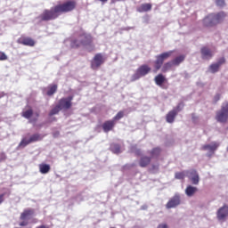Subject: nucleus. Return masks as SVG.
Wrapping results in <instances>:
<instances>
[{"mask_svg":"<svg viewBox=\"0 0 228 228\" xmlns=\"http://www.w3.org/2000/svg\"><path fill=\"white\" fill-rule=\"evenodd\" d=\"M76 6H77L76 1H67L55 5L51 9L44 10L43 12L38 16V19H40L42 22L55 20V19H58L61 13H69V12L76 10Z\"/></svg>","mask_w":228,"mask_h":228,"instance_id":"1","label":"nucleus"},{"mask_svg":"<svg viewBox=\"0 0 228 228\" xmlns=\"http://www.w3.org/2000/svg\"><path fill=\"white\" fill-rule=\"evenodd\" d=\"M225 19H227V12L221 11L206 16L202 20V24L204 28H215V26L222 24Z\"/></svg>","mask_w":228,"mask_h":228,"instance_id":"2","label":"nucleus"},{"mask_svg":"<svg viewBox=\"0 0 228 228\" xmlns=\"http://www.w3.org/2000/svg\"><path fill=\"white\" fill-rule=\"evenodd\" d=\"M79 37L82 46L86 47L87 53H94L95 51V45H94V37L92 36L84 34Z\"/></svg>","mask_w":228,"mask_h":228,"instance_id":"3","label":"nucleus"},{"mask_svg":"<svg viewBox=\"0 0 228 228\" xmlns=\"http://www.w3.org/2000/svg\"><path fill=\"white\" fill-rule=\"evenodd\" d=\"M172 51L162 53L156 56V61H154V72H158L161 67H163V63L165 61L168 60L172 56Z\"/></svg>","mask_w":228,"mask_h":228,"instance_id":"4","label":"nucleus"},{"mask_svg":"<svg viewBox=\"0 0 228 228\" xmlns=\"http://www.w3.org/2000/svg\"><path fill=\"white\" fill-rule=\"evenodd\" d=\"M35 215L33 208H27L20 216V222L19 223L20 227H26L29 225V218Z\"/></svg>","mask_w":228,"mask_h":228,"instance_id":"5","label":"nucleus"},{"mask_svg":"<svg viewBox=\"0 0 228 228\" xmlns=\"http://www.w3.org/2000/svg\"><path fill=\"white\" fill-rule=\"evenodd\" d=\"M216 118L217 122H221L222 124H225L228 119V103H224L220 111L216 113Z\"/></svg>","mask_w":228,"mask_h":228,"instance_id":"6","label":"nucleus"},{"mask_svg":"<svg viewBox=\"0 0 228 228\" xmlns=\"http://www.w3.org/2000/svg\"><path fill=\"white\" fill-rule=\"evenodd\" d=\"M181 106H184V103L183 102L178 103V105L175 109H173L167 114L166 121L168 124H174V121L175 120V117H177V113L181 111Z\"/></svg>","mask_w":228,"mask_h":228,"instance_id":"7","label":"nucleus"},{"mask_svg":"<svg viewBox=\"0 0 228 228\" xmlns=\"http://www.w3.org/2000/svg\"><path fill=\"white\" fill-rule=\"evenodd\" d=\"M106 61L104 55L102 53H96L91 61V69L93 70H97L101 65Z\"/></svg>","mask_w":228,"mask_h":228,"instance_id":"8","label":"nucleus"},{"mask_svg":"<svg viewBox=\"0 0 228 228\" xmlns=\"http://www.w3.org/2000/svg\"><path fill=\"white\" fill-rule=\"evenodd\" d=\"M42 140V136L39 134H32L29 139L24 138L20 142V147H26L29 145V143H34L35 142H40Z\"/></svg>","mask_w":228,"mask_h":228,"instance_id":"9","label":"nucleus"},{"mask_svg":"<svg viewBox=\"0 0 228 228\" xmlns=\"http://www.w3.org/2000/svg\"><path fill=\"white\" fill-rule=\"evenodd\" d=\"M74 96H69L67 98H61L59 100L58 106L61 110H69L72 107V101Z\"/></svg>","mask_w":228,"mask_h":228,"instance_id":"10","label":"nucleus"},{"mask_svg":"<svg viewBox=\"0 0 228 228\" xmlns=\"http://www.w3.org/2000/svg\"><path fill=\"white\" fill-rule=\"evenodd\" d=\"M181 205V195L175 194L166 204L167 209H172Z\"/></svg>","mask_w":228,"mask_h":228,"instance_id":"11","label":"nucleus"},{"mask_svg":"<svg viewBox=\"0 0 228 228\" xmlns=\"http://www.w3.org/2000/svg\"><path fill=\"white\" fill-rule=\"evenodd\" d=\"M216 216H217V220H219L220 222H225L228 216V206L224 205L223 207H221L217 210Z\"/></svg>","mask_w":228,"mask_h":228,"instance_id":"12","label":"nucleus"},{"mask_svg":"<svg viewBox=\"0 0 228 228\" xmlns=\"http://www.w3.org/2000/svg\"><path fill=\"white\" fill-rule=\"evenodd\" d=\"M17 42L21 45H27L28 47H35L36 44L35 39L26 36H21Z\"/></svg>","mask_w":228,"mask_h":228,"instance_id":"13","label":"nucleus"},{"mask_svg":"<svg viewBox=\"0 0 228 228\" xmlns=\"http://www.w3.org/2000/svg\"><path fill=\"white\" fill-rule=\"evenodd\" d=\"M225 63V57L220 58L217 62L209 66L208 69L212 74H216L220 70V67Z\"/></svg>","mask_w":228,"mask_h":228,"instance_id":"14","label":"nucleus"},{"mask_svg":"<svg viewBox=\"0 0 228 228\" xmlns=\"http://www.w3.org/2000/svg\"><path fill=\"white\" fill-rule=\"evenodd\" d=\"M220 147V143L216 142H213L210 144H205L202 146V151H209L211 154H215V151L218 150Z\"/></svg>","mask_w":228,"mask_h":228,"instance_id":"15","label":"nucleus"},{"mask_svg":"<svg viewBox=\"0 0 228 228\" xmlns=\"http://www.w3.org/2000/svg\"><path fill=\"white\" fill-rule=\"evenodd\" d=\"M115 124H117V122H115L113 119L105 121L102 126L104 133H110V131H113Z\"/></svg>","mask_w":228,"mask_h":228,"instance_id":"16","label":"nucleus"},{"mask_svg":"<svg viewBox=\"0 0 228 228\" xmlns=\"http://www.w3.org/2000/svg\"><path fill=\"white\" fill-rule=\"evenodd\" d=\"M200 53L202 60H211V57L213 56V52L211 49L208 48V46L201 47Z\"/></svg>","mask_w":228,"mask_h":228,"instance_id":"17","label":"nucleus"},{"mask_svg":"<svg viewBox=\"0 0 228 228\" xmlns=\"http://www.w3.org/2000/svg\"><path fill=\"white\" fill-rule=\"evenodd\" d=\"M151 161H152L151 157L142 156L139 160V167L141 168H147L151 165Z\"/></svg>","mask_w":228,"mask_h":228,"instance_id":"18","label":"nucleus"},{"mask_svg":"<svg viewBox=\"0 0 228 228\" xmlns=\"http://www.w3.org/2000/svg\"><path fill=\"white\" fill-rule=\"evenodd\" d=\"M151 69L149 67L147 64L141 65L138 69L137 71L138 73L143 77V76H147L149 72H151Z\"/></svg>","mask_w":228,"mask_h":228,"instance_id":"19","label":"nucleus"},{"mask_svg":"<svg viewBox=\"0 0 228 228\" xmlns=\"http://www.w3.org/2000/svg\"><path fill=\"white\" fill-rule=\"evenodd\" d=\"M190 179L192 183V184H199V182L200 181L199 177V173H197V170L192 169L190 171Z\"/></svg>","mask_w":228,"mask_h":228,"instance_id":"20","label":"nucleus"},{"mask_svg":"<svg viewBox=\"0 0 228 228\" xmlns=\"http://www.w3.org/2000/svg\"><path fill=\"white\" fill-rule=\"evenodd\" d=\"M198 191L199 189L191 185L187 186L185 189V194L187 195V197H193Z\"/></svg>","mask_w":228,"mask_h":228,"instance_id":"21","label":"nucleus"},{"mask_svg":"<svg viewBox=\"0 0 228 228\" xmlns=\"http://www.w3.org/2000/svg\"><path fill=\"white\" fill-rule=\"evenodd\" d=\"M154 81L158 86H163V83L167 81V78L165 76H163V74H159L155 77Z\"/></svg>","mask_w":228,"mask_h":228,"instance_id":"22","label":"nucleus"},{"mask_svg":"<svg viewBox=\"0 0 228 228\" xmlns=\"http://www.w3.org/2000/svg\"><path fill=\"white\" fill-rule=\"evenodd\" d=\"M39 172L41 174H49L51 172V166L48 164H40L39 165Z\"/></svg>","mask_w":228,"mask_h":228,"instance_id":"23","label":"nucleus"},{"mask_svg":"<svg viewBox=\"0 0 228 228\" xmlns=\"http://www.w3.org/2000/svg\"><path fill=\"white\" fill-rule=\"evenodd\" d=\"M58 91V85L54 84V85H50L48 86V91L46 92V94L51 97V95H54V94H56V92Z\"/></svg>","mask_w":228,"mask_h":228,"instance_id":"24","label":"nucleus"},{"mask_svg":"<svg viewBox=\"0 0 228 228\" xmlns=\"http://www.w3.org/2000/svg\"><path fill=\"white\" fill-rule=\"evenodd\" d=\"M83 44L81 43V38L78 37V39H74L70 43V47L72 49H79V47H82Z\"/></svg>","mask_w":228,"mask_h":228,"instance_id":"25","label":"nucleus"},{"mask_svg":"<svg viewBox=\"0 0 228 228\" xmlns=\"http://www.w3.org/2000/svg\"><path fill=\"white\" fill-rule=\"evenodd\" d=\"M152 10V4H142L139 9L138 12H151Z\"/></svg>","mask_w":228,"mask_h":228,"instance_id":"26","label":"nucleus"},{"mask_svg":"<svg viewBox=\"0 0 228 228\" xmlns=\"http://www.w3.org/2000/svg\"><path fill=\"white\" fill-rule=\"evenodd\" d=\"M184 55H180L176 58H175L172 61L173 65H175V67L181 65V63H183L184 61Z\"/></svg>","mask_w":228,"mask_h":228,"instance_id":"27","label":"nucleus"},{"mask_svg":"<svg viewBox=\"0 0 228 228\" xmlns=\"http://www.w3.org/2000/svg\"><path fill=\"white\" fill-rule=\"evenodd\" d=\"M110 151L114 154H120L122 152V151L120 150V144L118 143H112L110 145Z\"/></svg>","mask_w":228,"mask_h":228,"instance_id":"28","label":"nucleus"},{"mask_svg":"<svg viewBox=\"0 0 228 228\" xmlns=\"http://www.w3.org/2000/svg\"><path fill=\"white\" fill-rule=\"evenodd\" d=\"M151 158H158V156H159V154H161V148L157 147V148H153L151 151Z\"/></svg>","mask_w":228,"mask_h":228,"instance_id":"29","label":"nucleus"},{"mask_svg":"<svg viewBox=\"0 0 228 228\" xmlns=\"http://www.w3.org/2000/svg\"><path fill=\"white\" fill-rule=\"evenodd\" d=\"M174 66V63L171 61H167L166 62L163 66H162V72H168V70H170V69H172V67Z\"/></svg>","mask_w":228,"mask_h":228,"instance_id":"30","label":"nucleus"},{"mask_svg":"<svg viewBox=\"0 0 228 228\" xmlns=\"http://www.w3.org/2000/svg\"><path fill=\"white\" fill-rule=\"evenodd\" d=\"M61 111V109L60 108V105H56L49 113V117H53V115H58Z\"/></svg>","mask_w":228,"mask_h":228,"instance_id":"31","label":"nucleus"},{"mask_svg":"<svg viewBox=\"0 0 228 228\" xmlns=\"http://www.w3.org/2000/svg\"><path fill=\"white\" fill-rule=\"evenodd\" d=\"M22 117H24V118H28V119L31 118V117H33V110L29 109V110L23 111Z\"/></svg>","mask_w":228,"mask_h":228,"instance_id":"32","label":"nucleus"},{"mask_svg":"<svg viewBox=\"0 0 228 228\" xmlns=\"http://www.w3.org/2000/svg\"><path fill=\"white\" fill-rule=\"evenodd\" d=\"M120 118H124V110H120L117 113V115L112 118L114 122L117 120H120Z\"/></svg>","mask_w":228,"mask_h":228,"instance_id":"33","label":"nucleus"},{"mask_svg":"<svg viewBox=\"0 0 228 228\" xmlns=\"http://www.w3.org/2000/svg\"><path fill=\"white\" fill-rule=\"evenodd\" d=\"M140 77H142L136 69L135 73L134 75H132L131 81L132 82L138 81V79H140Z\"/></svg>","mask_w":228,"mask_h":228,"instance_id":"34","label":"nucleus"},{"mask_svg":"<svg viewBox=\"0 0 228 228\" xmlns=\"http://www.w3.org/2000/svg\"><path fill=\"white\" fill-rule=\"evenodd\" d=\"M175 179H184V177H186V175L184 174V172H177L175 175Z\"/></svg>","mask_w":228,"mask_h":228,"instance_id":"35","label":"nucleus"},{"mask_svg":"<svg viewBox=\"0 0 228 228\" xmlns=\"http://www.w3.org/2000/svg\"><path fill=\"white\" fill-rule=\"evenodd\" d=\"M5 60H8V56L4 52L0 51V61H5Z\"/></svg>","mask_w":228,"mask_h":228,"instance_id":"36","label":"nucleus"},{"mask_svg":"<svg viewBox=\"0 0 228 228\" xmlns=\"http://www.w3.org/2000/svg\"><path fill=\"white\" fill-rule=\"evenodd\" d=\"M216 6L224 7L225 6V0H216Z\"/></svg>","mask_w":228,"mask_h":228,"instance_id":"37","label":"nucleus"},{"mask_svg":"<svg viewBox=\"0 0 228 228\" xmlns=\"http://www.w3.org/2000/svg\"><path fill=\"white\" fill-rule=\"evenodd\" d=\"M35 118L29 119V122H37V120H38V117H40V114L38 112H36L35 114Z\"/></svg>","mask_w":228,"mask_h":228,"instance_id":"38","label":"nucleus"},{"mask_svg":"<svg viewBox=\"0 0 228 228\" xmlns=\"http://www.w3.org/2000/svg\"><path fill=\"white\" fill-rule=\"evenodd\" d=\"M6 159V154L4 152L0 153V162L4 161Z\"/></svg>","mask_w":228,"mask_h":228,"instance_id":"39","label":"nucleus"},{"mask_svg":"<svg viewBox=\"0 0 228 228\" xmlns=\"http://www.w3.org/2000/svg\"><path fill=\"white\" fill-rule=\"evenodd\" d=\"M4 202V193L0 194V206Z\"/></svg>","mask_w":228,"mask_h":228,"instance_id":"40","label":"nucleus"},{"mask_svg":"<svg viewBox=\"0 0 228 228\" xmlns=\"http://www.w3.org/2000/svg\"><path fill=\"white\" fill-rule=\"evenodd\" d=\"M158 228H168V224H159Z\"/></svg>","mask_w":228,"mask_h":228,"instance_id":"41","label":"nucleus"},{"mask_svg":"<svg viewBox=\"0 0 228 228\" xmlns=\"http://www.w3.org/2000/svg\"><path fill=\"white\" fill-rule=\"evenodd\" d=\"M215 99H216V102H217V101H220V94H216Z\"/></svg>","mask_w":228,"mask_h":228,"instance_id":"42","label":"nucleus"},{"mask_svg":"<svg viewBox=\"0 0 228 228\" xmlns=\"http://www.w3.org/2000/svg\"><path fill=\"white\" fill-rule=\"evenodd\" d=\"M158 167H159V166H154V165H153V166H152V170H158Z\"/></svg>","mask_w":228,"mask_h":228,"instance_id":"43","label":"nucleus"},{"mask_svg":"<svg viewBox=\"0 0 228 228\" xmlns=\"http://www.w3.org/2000/svg\"><path fill=\"white\" fill-rule=\"evenodd\" d=\"M101 3H107L108 0H100Z\"/></svg>","mask_w":228,"mask_h":228,"instance_id":"44","label":"nucleus"},{"mask_svg":"<svg viewBox=\"0 0 228 228\" xmlns=\"http://www.w3.org/2000/svg\"><path fill=\"white\" fill-rule=\"evenodd\" d=\"M117 1H120V0H112V3H117Z\"/></svg>","mask_w":228,"mask_h":228,"instance_id":"45","label":"nucleus"},{"mask_svg":"<svg viewBox=\"0 0 228 228\" xmlns=\"http://www.w3.org/2000/svg\"><path fill=\"white\" fill-rule=\"evenodd\" d=\"M226 151H227V152H228V146H227V148H226Z\"/></svg>","mask_w":228,"mask_h":228,"instance_id":"46","label":"nucleus"}]
</instances>
